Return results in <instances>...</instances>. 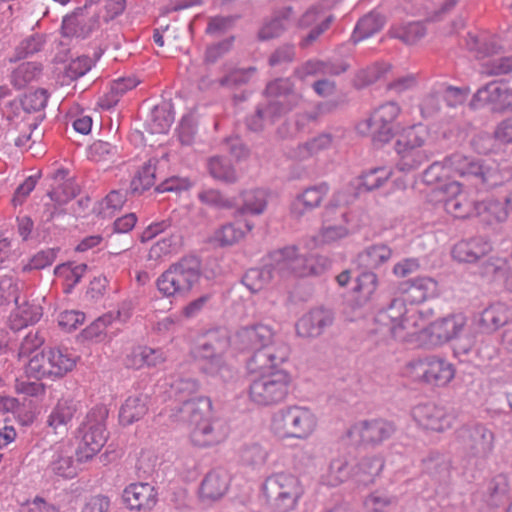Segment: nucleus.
I'll use <instances>...</instances> for the list:
<instances>
[{
  "label": "nucleus",
  "instance_id": "f257e3e1",
  "mask_svg": "<svg viewBox=\"0 0 512 512\" xmlns=\"http://www.w3.org/2000/svg\"><path fill=\"white\" fill-rule=\"evenodd\" d=\"M445 168L483 189L499 186L510 177V173L502 170L495 161L454 153L447 156L443 162L432 163L423 172V182L427 185L438 183Z\"/></svg>",
  "mask_w": 512,
  "mask_h": 512
},
{
  "label": "nucleus",
  "instance_id": "f03ea898",
  "mask_svg": "<svg viewBox=\"0 0 512 512\" xmlns=\"http://www.w3.org/2000/svg\"><path fill=\"white\" fill-rule=\"evenodd\" d=\"M264 96L267 103L258 106L255 114L247 119V126L252 131H260L266 122L273 124L283 115L294 109L302 100V95L295 90L290 78H276L267 83Z\"/></svg>",
  "mask_w": 512,
  "mask_h": 512
},
{
  "label": "nucleus",
  "instance_id": "7ed1b4c3",
  "mask_svg": "<svg viewBox=\"0 0 512 512\" xmlns=\"http://www.w3.org/2000/svg\"><path fill=\"white\" fill-rule=\"evenodd\" d=\"M456 438L466 466L484 469L494 449V433L484 424L476 423L462 426L457 430Z\"/></svg>",
  "mask_w": 512,
  "mask_h": 512
},
{
  "label": "nucleus",
  "instance_id": "20e7f679",
  "mask_svg": "<svg viewBox=\"0 0 512 512\" xmlns=\"http://www.w3.org/2000/svg\"><path fill=\"white\" fill-rule=\"evenodd\" d=\"M262 493L273 512H292L298 506L304 490L296 476L281 472L265 479Z\"/></svg>",
  "mask_w": 512,
  "mask_h": 512
},
{
  "label": "nucleus",
  "instance_id": "39448f33",
  "mask_svg": "<svg viewBox=\"0 0 512 512\" xmlns=\"http://www.w3.org/2000/svg\"><path fill=\"white\" fill-rule=\"evenodd\" d=\"M317 427L315 414L307 407L292 405L275 412L271 430L281 439H308Z\"/></svg>",
  "mask_w": 512,
  "mask_h": 512
},
{
  "label": "nucleus",
  "instance_id": "423d86ee",
  "mask_svg": "<svg viewBox=\"0 0 512 512\" xmlns=\"http://www.w3.org/2000/svg\"><path fill=\"white\" fill-rule=\"evenodd\" d=\"M200 279L198 265L183 259L171 265L156 280L159 293L166 298L185 297Z\"/></svg>",
  "mask_w": 512,
  "mask_h": 512
},
{
  "label": "nucleus",
  "instance_id": "0eeeda50",
  "mask_svg": "<svg viewBox=\"0 0 512 512\" xmlns=\"http://www.w3.org/2000/svg\"><path fill=\"white\" fill-rule=\"evenodd\" d=\"M184 411L188 414L190 437L194 445L207 447L219 441V437L212 426L213 408L208 397H200L184 404Z\"/></svg>",
  "mask_w": 512,
  "mask_h": 512
},
{
  "label": "nucleus",
  "instance_id": "6e6552de",
  "mask_svg": "<svg viewBox=\"0 0 512 512\" xmlns=\"http://www.w3.org/2000/svg\"><path fill=\"white\" fill-rule=\"evenodd\" d=\"M108 411L105 407L91 409L82 424V438L77 448V458L81 462L91 460L105 445L108 436L105 420Z\"/></svg>",
  "mask_w": 512,
  "mask_h": 512
},
{
  "label": "nucleus",
  "instance_id": "1a4fd4ad",
  "mask_svg": "<svg viewBox=\"0 0 512 512\" xmlns=\"http://www.w3.org/2000/svg\"><path fill=\"white\" fill-rule=\"evenodd\" d=\"M290 381L289 374L284 370L262 374L249 386L250 399L260 406L276 405L287 397Z\"/></svg>",
  "mask_w": 512,
  "mask_h": 512
},
{
  "label": "nucleus",
  "instance_id": "9d476101",
  "mask_svg": "<svg viewBox=\"0 0 512 512\" xmlns=\"http://www.w3.org/2000/svg\"><path fill=\"white\" fill-rule=\"evenodd\" d=\"M269 260H272L277 273L285 278L289 276L306 277L318 275L321 268L316 265V259L313 256H306L298 253L295 246H288L273 251L269 254Z\"/></svg>",
  "mask_w": 512,
  "mask_h": 512
},
{
  "label": "nucleus",
  "instance_id": "9b49d317",
  "mask_svg": "<svg viewBox=\"0 0 512 512\" xmlns=\"http://www.w3.org/2000/svg\"><path fill=\"white\" fill-rule=\"evenodd\" d=\"M41 344L42 340L36 334H29L23 339L18 353L19 359L29 358L25 372L36 379L50 378L49 354L48 351L38 350Z\"/></svg>",
  "mask_w": 512,
  "mask_h": 512
},
{
  "label": "nucleus",
  "instance_id": "f8f14e48",
  "mask_svg": "<svg viewBox=\"0 0 512 512\" xmlns=\"http://www.w3.org/2000/svg\"><path fill=\"white\" fill-rule=\"evenodd\" d=\"M335 322V312L320 306L310 309L296 322L297 336L305 339H315L323 335Z\"/></svg>",
  "mask_w": 512,
  "mask_h": 512
},
{
  "label": "nucleus",
  "instance_id": "ddd939ff",
  "mask_svg": "<svg viewBox=\"0 0 512 512\" xmlns=\"http://www.w3.org/2000/svg\"><path fill=\"white\" fill-rule=\"evenodd\" d=\"M253 354L247 360V368L251 373L267 374L266 371L275 369L285 362L290 354L288 345L284 342H275L272 346L251 349Z\"/></svg>",
  "mask_w": 512,
  "mask_h": 512
},
{
  "label": "nucleus",
  "instance_id": "4468645a",
  "mask_svg": "<svg viewBox=\"0 0 512 512\" xmlns=\"http://www.w3.org/2000/svg\"><path fill=\"white\" fill-rule=\"evenodd\" d=\"M80 402L72 397L60 398L47 417V425L52 432L61 437L66 436L73 419L79 414Z\"/></svg>",
  "mask_w": 512,
  "mask_h": 512
},
{
  "label": "nucleus",
  "instance_id": "2eb2a0df",
  "mask_svg": "<svg viewBox=\"0 0 512 512\" xmlns=\"http://www.w3.org/2000/svg\"><path fill=\"white\" fill-rule=\"evenodd\" d=\"M478 103L491 104L495 112L512 110V90L496 81L490 82L477 90L470 104Z\"/></svg>",
  "mask_w": 512,
  "mask_h": 512
},
{
  "label": "nucleus",
  "instance_id": "dca6fc26",
  "mask_svg": "<svg viewBox=\"0 0 512 512\" xmlns=\"http://www.w3.org/2000/svg\"><path fill=\"white\" fill-rule=\"evenodd\" d=\"M416 376L426 383L443 386L454 377L452 365L442 359L428 357L414 364Z\"/></svg>",
  "mask_w": 512,
  "mask_h": 512
},
{
  "label": "nucleus",
  "instance_id": "f3484780",
  "mask_svg": "<svg viewBox=\"0 0 512 512\" xmlns=\"http://www.w3.org/2000/svg\"><path fill=\"white\" fill-rule=\"evenodd\" d=\"M231 342L239 350H251L272 346L275 342L281 341L274 340V333L269 326L257 324L239 330Z\"/></svg>",
  "mask_w": 512,
  "mask_h": 512
},
{
  "label": "nucleus",
  "instance_id": "a211bd4d",
  "mask_svg": "<svg viewBox=\"0 0 512 512\" xmlns=\"http://www.w3.org/2000/svg\"><path fill=\"white\" fill-rule=\"evenodd\" d=\"M406 300L404 298H393L390 304L380 310L375 322L379 325V332L397 337L398 331L403 329V317L406 313Z\"/></svg>",
  "mask_w": 512,
  "mask_h": 512
},
{
  "label": "nucleus",
  "instance_id": "6ab92c4d",
  "mask_svg": "<svg viewBox=\"0 0 512 512\" xmlns=\"http://www.w3.org/2000/svg\"><path fill=\"white\" fill-rule=\"evenodd\" d=\"M123 501L130 510L150 511L157 503V492L149 483H132L123 491Z\"/></svg>",
  "mask_w": 512,
  "mask_h": 512
},
{
  "label": "nucleus",
  "instance_id": "aec40b11",
  "mask_svg": "<svg viewBox=\"0 0 512 512\" xmlns=\"http://www.w3.org/2000/svg\"><path fill=\"white\" fill-rule=\"evenodd\" d=\"M441 189L444 192L451 193V196L444 200V208L447 213L459 219L476 216V204L478 202L470 199L466 193L461 192L457 182L441 186Z\"/></svg>",
  "mask_w": 512,
  "mask_h": 512
},
{
  "label": "nucleus",
  "instance_id": "412c9836",
  "mask_svg": "<svg viewBox=\"0 0 512 512\" xmlns=\"http://www.w3.org/2000/svg\"><path fill=\"white\" fill-rule=\"evenodd\" d=\"M413 417L425 429L442 432L452 426L453 417L447 415L443 408L432 403L416 406Z\"/></svg>",
  "mask_w": 512,
  "mask_h": 512
},
{
  "label": "nucleus",
  "instance_id": "4be33fe9",
  "mask_svg": "<svg viewBox=\"0 0 512 512\" xmlns=\"http://www.w3.org/2000/svg\"><path fill=\"white\" fill-rule=\"evenodd\" d=\"M267 206V193L263 189L244 191L237 200L226 199V208H235V214L244 217L247 214L260 215Z\"/></svg>",
  "mask_w": 512,
  "mask_h": 512
},
{
  "label": "nucleus",
  "instance_id": "5701e85b",
  "mask_svg": "<svg viewBox=\"0 0 512 512\" xmlns=\"http://www.w3.org/2000/svg\"><path fill=\"white\" fill-rule=\"evenodd\" d=\"M166 361L163 351L148 346L133 347L124 358V365L128 369L140 370L156 368Z\"/></svg>",
  "mask_w": 512,
  "mask_h": 512
},
{
  "label": "nucleus",
  "instance_id": "b1692460",
  "mask_svg": "<svg viewBox=\"0 0 512 512\" xmlns=\"http://www.w3.org/2000/svg\"><path fill=\"white\" fill-rule=\"evenodd\" d=\"M328 191L329 187L326 183L306 188L291 203L290 211L292 216L300 218L307 212L319 207Z\"/></svg>",
  "mask_w": 512,
  "mask_h": 512
},
{
  "label": "nucleus",
  "instance_id": "393cba45",
  "mask_svg": "<svg viewBox=\"0 0 512 512\" xmlns=\"http://www.w3.org/2000/svg\"><path fill=\"white\" fill-rule=\"evenodd\" d=\"M358 430L362 442L378 445L395 433L396 425L392 421L379 418L361 422Z\"/></svg>",
  "mask_w": 512,
  "mask_h": 512
},
{
  "label": "nucleus",
  "instance_id": "a878e982",
  "mask_svg": "<svg viewBox=\"0 0 512 512\" xmlns=\"http://www.w3.org/2000/svg\"><path fill=\"white\" fill-rule=\"evenodd\" d=\"M400 289L406 302L418 304L437 294V282L430 277H417L402 283Z\"/></svg>",
  "mask_w": 512,
  "mask_h": 512
},
{
  "label": "nucleus",
  "instance_id": "bb28decb",
  "mask_svg": "<svg viewBox=\"0 0 512 512\" xmlns=\"http://www.w3.org/2000/svg\"><path fill=\"white\" fill-rule=\"evenodd\" d=\"M229 165L226 164V183H234L243 173L241 164L249 157V150L239 139H226Z\"/></svg>",
  "mask_w": 512,
  "mask_h": 512
},
{
  "label": "nucleus",
  "instance_id": "cd10ccee",
  "mask_svg": "<svg viewBox=\"0 0 512 512\" xmlns=\"http://www.w3.org/2000/svg\"><path fill=\"white\" fill-rule=\"evenodd\" d=\"M465 318L462 315H452L434 321L430 325V335L439 343L453 340L464 332Z\"/></svg>",
  "mask_w": 512,
  "mask_h": 512
},
{
  "label": "nucleus",
  "instance_id": "c85d7f7f",
  "mask_svg": "<svg viewBox=\"0 0 512 512\" xmlns=\"http://www.w3.org/2000/svg\"><path fill=\"white\" fill-rule=\"evenodd\" d=\"M511 319L510 308L502 302H497L482 311L478 324L484 332L490 333L498 330Z\"/></svg>",
  "mask_w": 512,
  "mask_h": 512
},
{
  "label": "nucleus",
  "instance_id": "c756f323",
  "mask_svg": "<svg viewBox=\"0 0 512 512\" xmlns=\"http://www.w3.org/2000/svg\"><path fill=\"white\" fill-rule=\"evenodd\" d=\"M49 469L53 475L62 479H71L77 475L71 445L61 444L55 448Z\"/></svg>",
  "mask_w": 512,
  "mask_h": 512
},
{
  "label": "nucleus",
  "instance_id": "7c9ffc66",
  "mask_svg": "<svg viewBox=\"0 0 512 512\" xmlns=\"http://www.w3.org/2000/svg\"><path fill=\"white\" fill-rule=\"evenodd\" d=\"M222 334L220 330L209 332L203 343L196 349V356L199 359L207 360L210 363L208 368L211 372L220 370Z\"/></svg>",
  "mask_w": 512,
  "mask_h": 512
},
{
  "label": "nucleus",
  "instance_id": "2f4dec72",
  "mask_svg": "<svg viewBox=\"0 0 512 512\" xmlns=\"http://www.w3.org/2000/svg\"><path fill=\"white\" fill-rule=\"evenodd\" d=\"M384 467V460L380 456L363 457L353 466V480L358 485L368 486L379 476Z\"/></svg>",
  "mask_w": 512,
  "mask_h": 512
},
{
  "label": "nucleus",
  "instance_id": "473e14b6",
  "mask_svg": "<svg viewBox=\"0 0 512 512\" xmlns=\"http://www.w3.org/2000/svg\"><path fill=\"white\" fill-rule=\"evenodd\" d=\"M392 253V249L386 244L371 245L358 254V267L359 269L376 270L390 260Z\"/></svg>",
  "mask_w": 512,
  "mask_h": 512
},
{
  "label": "nucleus",
  "instance_id": "72a5a7b5",
  "mask_svg": "<svg viewBox=\"0 0 512 512\" xmlns=\"http://www.w3.org/2000/svg\"><path fill=\"white\" fill-rule=\"evenodd\" d=\"M423 471L438 484H446L451 476V462L440 453H431L423 460Z\"/></svg>",
  "mask_w": 512,
  "mask_h": 512
},
{
  "label": "nucleus",
  "instance_id": "f704fd0d",
  "mask_svg": "<svg viewBox=\"0 0 512 512\" xmlns=\"http://www.w3.org/2000/svg\"><path fill=\"white\" fill-rule=\"evenodd\" d=\"M277 273L275 263L270 260L259 268L249 269L242 277V283L253 293L260 291L266 287Z\"/></svg>",
  "mask_w": 512,
  "mask_h": 512
},
{
  "label": "nucleus",
  "instance_id": "c9c22d12",
  "mask_svg": "<svg viewBox=\"0 0 512 512\" xmlns=\"http://www.w3.org/2000/svg\"><path fill=\"white\" fill-rule=\"evenodd\" d=\"M42 317V308L37 304L24 302L17 304L9 317L10 326L14 330H20L32 325Z\"/></svg>",
  "mask_w": 512,
  "mask_h": 512
},
{
  "label": "nucleus",
  "instance_id": "e433bc0d",
  "mask_svg": "<svg viewBox=\"0 0 512 512\" xmlns=\"http://www.w3.org/2000/svg\"><path fill=\"white\" fill-rule=\"evenodd\" d=\"M147 412L148 403L146 396H130L120 408L119 420L123 425H131L142 419Z\"/></svg>",
  "mask_w": 512,
  "mask_h": 512
},
{
  "label": "nucleus",
  "instance_id": "4c0bfd02",
  "mask_svg": "<svg viewBox=\"0 0 512 512\" xmlns=\"http://www.w3.org/2000/svg\"><path fill=\"white\" fill-rule=\"evenodd\" d=\"M292 13V7H284L276 11L274 17L259 30V39L270 40L279 37L286 29L287 22L291 18Z\"/></svg>",
  "mask_w": 512,
  "mask_h": 512
},
{
  "label": "nucleus",
  "instance_id": "58836bf2",
  "mask_svg": "<svg viewBox=\"0 0 512 512\" xmlns=\"http://www.w3.org/2000/svg\"><path fill=\"white\" fill-rule=\"evenodd\" d=\"M48 354L50 378L63 377L76 366V358L67 352L60 349H50Z\"/></svg>",
  "mask_w": 512,
  "mask_h": 512
},
{
  "label": "nucleus",
  "instance_id": "ea45409f",
  "mask_svg": "<svg viewBox=\"0 0 512 512\" xmlns=\"http://www.w3.org/2000/svg\"><path fill=\"white\" fill-rule=\"evenodd\" d=\"M385 24V17L379 13L371 12L363 16L357 23L352 35L353 41L359 42L378 33Z\"/></svg>",
  "mask_w": 512,
  "mask_h": 512
},
{
  "label": "nucleus",
  "instance_id": "a19ab883",
  "mask_svg": "<svg viewBox=\"0 0 512 512\" xmlns=\"http://www.w3.org/2000/svg\"><path fill=\"white\" fill-rule=\"evenodd\" d=\"M55 186L53 190L49 192V196L52 201L58 205L65 204L72 200L79 192V187L75 183L74 179H64V174L57 173L55 176Z\"/></svg>",
  "mask_w": 512,
  "mask_h": 512
},
{
  "label": "nucleus",
  "instance_id": "79ce46f5",
  "mask_svg": "<svg viewBox=\"0 0 512 512\" xmlns=\"http://www.w3.org/2000/svg\"><path fill=\"white\" fill-rule=\"evenodd\" d=\"M350 478L353 479V467L348 457L343 455L333 459L327 473L328 484L337 486Z\"/></svg>",
  "mask_w": 512,
  "mask_h": 512
},
{
  "label": "nucleus",
  "instance_id": "37998d69",
  "mask_svg": "<svg viewBox=\"0 0 512 512\" xmlns=\"http://www.w3.org/2000/svg\"><path fill=\"white\" fill-rule=\"evenodd\" d=\"M41 73V66L33 62L21 63L10 76V82L16 89H23L35 81Z\"/></svg>",
  "mask_w": 512,
  "mask_h": 512
},
{
  "label": "nucleus",
  "instance_id": "c03bdc74",
  "mask_svg": "<svg viewBox=\"0 0 512 512\" xmlns=\"http://www.w3.org/2000/svg\"><path fill=\"white\" fill-rule=\"evenodd\" d=\"M389 34L407 45H414L426 35V27L422 22H411L392 28Z\"/></svg>",
  "mask_w": 512,
  "mask_h": 512
},
{
  "label": "nucleus",
  "instance_id": "a18cd8bd",
  "mask_svg": "<svg viewBox=\"0 0 512 512\" xmlns=\"http://www.w3.org/2000/svg\"><path fill=\"white\" fill-rule=\"evenodd\" d=\"M509 264L505 259L490 258L482 261L478 266V274L489 282H500L507 274Z\"/></svg>",
  "mask_w": 512,
  "mask_h": 512
},
{
  "label": "nucleus",
  "instance_id": "49530a36",
  "mask_svg": "<svg viewBox=\"0 0 512 512\" xmlns=\"http://www.w3.org/2000/svg\"><path fill=\"white\" fill-rule=\"evenodd\" d=\"M508 208L498 200L481 201L476 204V216L483 217L486 222H502L508 216Z\"/></svg>",
  "mask_w": 512,
  "mask_h": 512
},
{
  "label": "nucleus",
  "instance_id": "de8ad7c7",
  "mask_svg": "<svg viewBox=\"0 0 512 512\" xmlns=\"http://www.w3.org/2000/svg\"><path fill=\"white\" fill-rule=\"evenodd\" d=\"M201 498L205 501L219 500L223 495L222 472L211 471L202 481L200 489Z\"/></svg>",
  "mask_w": 512,
  "mask_h": 512
},
{
  "label": "nucleus",
  "instance_id": "09e8293b",
  "mask_svg": "<svg viewBox=\"0 0 512 512\" xmlns=\"http://www.w3.org/2000/svg\"><path fill=\"white\" fill-rule=\"evenodd\" d=\"M390 175L391 172L384 167L371 169L360 176L357 183V189L359 192H370L378 189L384 185V183L389 179Z\"/></svg>",
  "mask_w": 512,
  "mask_h": 512
},
{
  "label": "nucleus",
  "instance_id": "8fccbe9b",
  "mask_svg": "<svg viewBox=\"0 0 512 512\" xmlns=\"http://www.w3.org/2000/svg\"><path fill=\"white\" fill-rule=\"evenodd\" d=\"M174 122V114L167 106H157L151 114L148 123L150 132L153 134H165L169 131Z\"/></svg>",
  "mask_w": 512,
  "mask_h": 512
},
{
  "label": "nucleus",
  "instance_id": "3c124183",
  "mask_svg": "<svg viewBox=\"0 0 512 512\" xmlns=\"http://www.w3.org/2000/svg\"><path fill=\"white\" fill-rule=\"evenodd\" d=\"M453 352L455 357L462 363H469L475 355V337L466 332H462L453 339Z\"/></svg>",
  "mask_w": 512,
  "mask_h": 512
},
{
  "label": "nucleus",
  "instance_id": "603ef678",
  "mask_svg": "<svg viewBox=\"0 0 512 512\" xmlns=\"http://www.w3.org/2000/svg\"><path fill=\"white\" fill-rule=\"evenodd\" d=\"M86 269V264H62L56 267L55 274L63 280L64 290L68 293L80 281Z\"/></svg>",
  "mask_w": 512,
  "mask_h": 512
},
{
  "label": "nucleus",
  "instance_id": "864d4df0",
  "mask_svg": "<svg viewBox=\"0 0 512 512\" xmlns=\"http://www.w3.org/2000/svg\"><path fill=\"white\" fill-rule=\"evenodd\" d=\"M508 492V479L504 474L493 477L487 486V503L491 507H498L506 499Z\"/></svg>",
  "mask_w": 512,
  "mask_h": 512
},
{
  "label": "nucleus",
  "instance_id": "5fc2aeb1",
  "mask_svg": "<svg viewBox=\"0 0 512 512\" xmlns=\"http://www.w3.org/2000/svg\"><path fill=\"white\" fill-rule=\"evenodd\" d=\"M397 154L400 156L397 168L402 172L416 170L430 159V154L422 149H412Z\"/></svg>",
  "mask_w": 512,
  "mask_h": 512
},
{
  "label": "nucleus",
  "instance_id": "6e6d98bb",
  "mask_svg": "<svg viewBox=\"0 0 512 512\" xmlns=\"http://www.w3.org/2000/svg\"><path fill=\"white\" fill-rule=\"evenodd\" d=\"M484 254L476 240L461 241L452 250L454 259L459 262L472 263L477 261Z\"/></svg>",
  "mask_w": 512,
  "mask_h": 512
},
{
  "label": "nucleus",
  "instance_id": "4d7b16f0",
  "mask_svg": "<svg viewBox=\"0 0 512 512\" xmlns=\"http://www.w3.org/2000/svg\"><path fill=\"white\" fill-rule=\"evenodd\" d=\"M425 137L419 127L412 126L402 133L395 143L397 153H403L412 149H420L424 144Z\"/></svg>",
  "mask_w": 512,
  "mask_h": 512
},
{
  "label": "nucleus",
  "instance_id": "13d9d810",
  "mask_svg": "<svg viewBox=\"0 0 512 512\" xmlns=\"http://www.w3.org/2000/svg\"><path fill=\"white\" fill-rule=\"evenodd\" d=\"M86 18L82 14L74 13L66 16L62 21V33L67 37H85L90 31L91 27H86Z\"/></svg>",
  "mask_w": 512,
  "mask_h": 512
},
{
  "label": "nucleus",
  "instance_id": "bf43d9fd",
  "mask_svg": "<svg viewBox=\"0 0 512 512\" xmlns=\"http://www.w3.org/2000/svg\"><path fill=\"white\" fill-rule=\"evenodd\" d=\"M154 183L155 167L151 164H145L132 179L130 187L133 193L141 194L151 188Z\"/></svg>",
  "mask_w": 512,
  "mask_h": 512
},
{
  "label": "nucleus",
  "instance_id": "052dcab7",
  "mask_svg": "<svg viewBox=\"0 0 512 512\" xmlns=\"http://www.w3.org/2000/svg\"><path fill=\"white\" fill-rule=\"evenodd\" d=\"M400 112V108L395 102H387L378 107L367 119L375 125H394V121Z\"/></svg>",
  "mask_w": 512,
  "mask_h": 512
},
{
  "label": "nucleus",
  "instance_id": "680f3d73",
  "mask_svg": "<svg viewBox=\"0 0 512 512\" xmlns=\"http://www.w3.org/2000/svg\"><path fill=\"white\" fill-rule=\"evenodd\" d=\"M389 68L388 64H375L360 70L355 78V86L360 89L375 83Z\"/></svg>",
  "mask_w": 512,
  "mask_h": 512
},
{
  "label": "nucleus",
  "instance_id": "e2e57ef3",
  "mask_svg": "<svg viewBox=\"0 0 512 512\" xmlns=\"http://www.w3.org/2000/svg\"><path fill=\"white\" fill-rule=\"evenodd\" d=\"M126 201L125 193L121 191H111L101 202L99 208V214L102 217H112L117 211H119Z\"/></svg>",
  "mask_w": 512,
  "mask_h": 512
},
{
  "label": "nucleus",
  "instance_id": "0e129e2a",
  "mask_svg": "<svg viewBox=\"0 0 512 512\" xmlns=\"http://www.w3.org/2000/svg\"><path fill=\"white\" fill-rule=\"evenodd\" d=\"M115 317L112 313H107L92 324H90L85 330L84 335L89 340L102 341L106 336V328L114 321Z\"/></svg>",
  "mask_w": 512,
  "mask_h": 512
},
{
  "label": "nucleus",
  "instance_id": "69168bd1",
  "mask_svg": "<svg viewBox=\"0 0 512 512\" xmlns=\"http://www.w3.org/2000/svg\"><path fill=\"white\" fill-rule=\"evenodd\" d=\"M467 47L471 51H476L481 57L498 54L502 50L501 45L495 39L480 40L476 37H470Z\"/></svg>",
  "mask_w": 512,
  "mask_h": 512
},
{
  "label": "nucleus",
  "instance_id": "338daca9",
  "mask_svg": "<svg viewBox=\"0 0 512 512\" xmlns=\"http://www.w3.org/2000/svg\"><path fill=\"white\" fill-rule=\"evenodd\" d=\"M241 461L249 466H261L266 462L267 452L256 443L246 445L241 450Z\"/></svg>",
  "mask_w": 512,
  "mask_h": 512
},
{
  "label": "nucleus",
  "instance_id": "774afa93",
  "mask_svg": "<svg viewBox=\"0 0 512 512\" xmlns=\"http://www.w3.org/2000/svg\"><path fill=\"white\" fill-rule=\"evenodd\" d=\"M253 226L254 224L246 218L236 219L235 222L226 224V245L239 241Z\"/></svg>",
  "mask_w": 512,
  "mask_h": 512
}]
</instances>
